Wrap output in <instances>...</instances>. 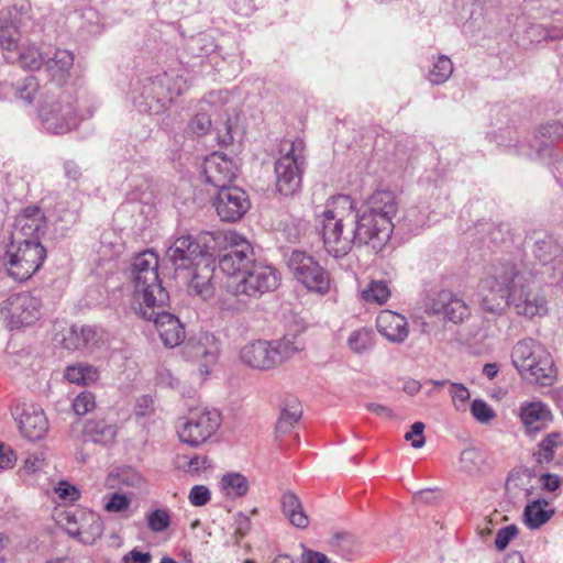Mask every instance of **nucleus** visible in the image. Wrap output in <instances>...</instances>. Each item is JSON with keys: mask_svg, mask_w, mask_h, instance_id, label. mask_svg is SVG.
I'll use <instances>...</instances> for the list:
<instances>
[{"mask_svg": "<svg viewBox=\"0 0 563 563\" xmlns=\"http://www.w3.org/2000/svg\"><path fill=\"white\" fill-rule=\"evenodd\" d=\"M534 256L538 263L503 262L490 267L477 289L484 311L499 314L511 306L527 318L548 312L542 285L563 278V250L552 240H542L536 242Z\"/></svg>", "mask_w": 563, "mask_h": 563, "instance_id": "f257e3e1", "label": "nucleus"}, {"mask_svg": "<svg viewBox=\"0 0 563 563\" xmlns=\"http://www.w3.org/2000/svg\"><path fill=\"white\" fill-rule=\"evenodd\" d=\"M398 211V201L393 191L377 190L366 200L362 209L355 207L354 234L356 245H369L379 251L389 241Z\"/></svg>", "mask_w": 563, "mask_h": 563, "instance_id": "f03ea898", "label": "nucleus"}, {"mask_svg": "<svg viewBox=\"0 0 563 563\" xmlns=\"http://www.w3.org/2000/svg\"><path fill=\"white\" fill-rule=\"evenodd\" d=\"M354 218L355 201L347 195L332 197L318 216L325 251L335 258L347 255L356 244Z\"/></svg>", "mask_w": 563, "mask_h": 563, "instance_id": "7ed1b4c3", "label": "nucleus"}, {"mask_svg": "<svg viewBox=\"0 0 563 563\" xmlns=\"http://www.w3.org/2000/svg\"><path fill=\"white\" fill-rule=\"evenodd\" d=\"M184 74L178 70L165 71L139 80L131 90V99L139 112L164 113L177 97L188 89Z\"/></svg>", "mask_w": 563, "mask_h": 563, "instance_id": "20e7f679", "label": "nucleus"}, {"mask_svg": "<svg viewBox=\"0 0 563 563\" xmlns=\"http://www.w3.org/2000/svg\"><path fill=\"white\" fill-rule=\"evenodd\" d=\"M158 256L152 250L141 252L133 258L131 276L139 307H164L169 299L158 276Z\"/></svg>", "mask_w": 563, "mask_h": 563, "instance_id": "39448f33", "label": "nucleus"}, {"mask_svg": "<svg viewBox=\"0 0 563 563\" xmlns=\"http://www.w3.org/2000/svg\"><path fill=\"white\" fill-rule=\"evenodd\" d=\"M511 362L521 377L531 383L550 386L555 378L551 354L532 339H525L512 347Z\"/></svg>", "mask_w": 563, "mask_h": 563, "instance_id": "423d86ee", "label": "nucleus"}, {"mask_svg": "<svg viewBox=\"0 0 563 563\" xmlns=\"http://www.w3.org/2000/svg\"><path fill=\"white\" fill-rule=\"evenodd\" d=\"M95 108L84 111L70 95L48 97L38 109L42 126L52 134H65L75 130L82 120L93 115Z\"/></svg>", "mask_w": 563, "mask_h": 563, "instance_id": "0eeeda50", "label": "nucleus"}, {"mask_svg": "<svg viewBox=\"0 0 563 563\" xmlns=\"http://www.w3.org/2000/svg\"><path fill=\"white\" fill-rule=\"evenodd\" d=\"M306 144L303 140H284L279 145V157L275 162L276 190L284 196H294L302 184L306 168Z\"/></svg>", "mask_w": 563, "mask_h": 563, "instance_id": "6e6552de", "label": "nucleus"}, {"mask_svg": "<svg viewBox=\"0 0 563 563\" xmlns=\"http://www.w3.org/2000/svg\"><path fill=\"white\" fill-rule=\"evenodd\" d=\"M299 343L294 338L275 341L257 340L249 342L240 351L243 364L260 371L272 369L289 360L298 351Z\"/></svg>", "mask_w": 563, "mask_h": 563, "instance_id": "1a4fd4ad", "label": "nucleus"}, {"mask_svg": "<svg viewBox=\"0 0 563 563\" xmlns=\"http://www.w3.org/2000/svg\"><path fill=\"white\" fill-rule=\"evenodd\" d=\"M46 258V249L40 241H10L3 256L8 275L16 282H24L35 274Z\"/></svg>", "mask_w": 563, "mask_h": 563, "instance_id": "9d476101", "label": "nucleus"}, {"mask_svg": "<svg viewBox=\"0 0 563 563\" xmlns=\"http://www.w3.org/2000/svg\"><path fill=\"white\" fill-rule=\"evenodd\" d=\"M42 300L29 291L10 295L0 303V316L11 330L32 327L42 317Z\"/></svg>", "mask_w": 563, "mask_h": 563, "instance_id": "9b49d317", "label": "nucleus"}, {"mask_svg": "<svg viewBox=\"0 0 563 563\" xmlns=\"http://www.w3.org/2000/svg\"><path fill=\"white\" fill-rule=\"evenodd\" d=\"M294 278L308 291L324 296L331 286L330 273L313 256L302 251H294L288 260Z\"/></svg>", "mask_w": 563, "mask_h": 563, "instance_id": "f8f14e48", "label": "nucleus"}, {"mask_svg": "<svg viewBox=\"0 0 563 563\" xmlns=\"http://www.w3.org/2000/svg\"><path fill=\"white\" fill-rule=\"evenodd\" d=\"M54 518L68 536L84 544H95L103 534V521L95 511L60 510L55 511Z\"/></svg>", "mask_w": 563, "mask_h": 563, "instance_id": "ddd939ff", "label": "nucleus"}, {"mask_svg": "<svg viewBox=\"0 0 563 563\" xmlns=\"http://www.w3.org/2000/svg\"><path fill=\"white\" fill-rule=\"evenodd\" d=\"M282 282L280 273L277 268L262 262H254L242 279L233 284V296H246L257 299L265 294L275 291Z\"/></svg>", "mask_w": 563, "mask_h": 563, "instance_id": "4468645a", "label": "nucleus"}, {"mask_svg": "<svg viewBox=\"0 0 563 563\" xmlns=\"http://www.w3.org/2000/svg\"><path fill=\"white\" fill-rule=\"evenodd\" d=\"M210 240V233H203L197 239L189 234L176 236L166 251L167 257L176 269H186L190 266L198 268L212 256L208 245Z\"/></svg>", "mask_w": 563, "mask_h": 563, "instance_id": "2eb2a0df", "label": "nucleus"}, {"mask_svg": "<svg viewBox=\"0 0 563 563\" xmlns=\"http://www.w3.org/2000/svg\"><path fill=\"white\" fill-rule=\"evenodd\" d=\"M221 421V413L217 409H191L186 420L178 427L179 440L192 448H198L217 432Z\"/></svg>", "mask_w": 563, "mask_h": 563, "instance_id": "dca6fc26", "label": "nucleus"}, {"mask_svg": "<svg viewBox=\"0 0 563 563\" xmlns=\"http://www.w3.org/2000/svg\"><path fill=\"white\" fill-rule=\"evenodd\" d=\"M30 10L29 1L19 0L0 12V46L7 52L4 57L8 60H14L11 55L16 51L22 31L31 18Z\"/></svg>", "mask_w": 563, "mask_h": 563, "instance_id": "f3484780", "label": "nucleus"}, {"mask_svg": "<svg viewBox=\"0 0 563 563\" xmlns=\"http://www.w3.org/2000/svg\"><path fill=\"white\" fill-rule=\"evenodd\" d=\"M424 311L432 316H442L446 321L461 324L471 317V308L456 294L443 289L431 296L426 305Z\"/></svg>", "mask_w": 563, "mask_h": 563, "instance_id": "a211bd4d", "label": "nucleus"}, {"mask_svg": "<svg viewBox=\"0 0 563 563\" xmlns=\"http://www.w3.org/2000/svg\"><path fill=\"white\" fill-rule=\"evenodd\" d=\"M162 308L142 306L137 308V312L145 320L155 323L158 335L166 347H176L185 340V327L176 316L161 310Z\"/></svg>", "mask_w": 563, "mask_h": 563, "instance_id": "6ab92c4d", "label": "nucleus"}, {"mask_svg": "<svg viewBox=\"0 0 563 563\" xmlns=\"http://www.w3.org/2000/svg\"><path fill=\"white\" fill-rule=\"evenodd\" d=\"M220 353L219 341L209 332L191 338L183 347L187 361L198 365L200 374L207 376L216 365Z\"/></svg>", "mask_w": 563, "mask_h": 563, "instance_id": "aec40b11", "label": "nucleus"}, {"mask_svg": "<svg viewBox=\"0 0 563 563\" xmlns=\"http://www.w3.org/2000/svg\"><path fill=\"white\" fill-rule=\"evenodd\" d=\"M213 206L222 221L235 222L250 210L251 202L243 189L235 186H225L219 188L213 199Z\"/></svg>", "mask_w": 563, "mask_h": 563, "instance_id": "412c9836", "label": "nucleus"}, {"mask_svg": "<svg viewBox=\"0 0 563 563\" xmlns=\"http://www.w3.org/2000/svg\"><path fill=\"white\" fill-rule=\"evenodd\" d=\"M238 172V163L221 152L210 154L202 163V174L206 181L218 188L232 183Z\"/></svg>", "mask_w": 563, "mask_h": 563, "instance_id": "4be33fe9", "label": "nucleus"}, {"mask_svg": "<svg viewBox=\"0 0 563 563\" xmlns=\"http://www.w3.org/2000/svg\"><path fill=\"white\" fill-rule=\"evenodd\" d=\"M45 230L46 218L42 209L26 207L15 217L10 240L15 242H23V240L40 241V236L44 234Z\"/></svg>", "mask_w": 563, "mask_h": 563, "instance_id": "5701e85b", "label": "nucleus"}, {"mask_svg": "<svg viewBox=\"0 0 563 563\" xmlns=\"http://www.w3.org/2000/svg\"><path fill=\"white\" fill-rule=\"evenodd\" d=\"M255 262L253 251H225L219 260V268L227 276L224 288L230 294L233 284L242 279L244 272Z\"/></svg>", "mask_w": 563, "mask_h": 563, "instance_id": "b1692460", "label": "nucleus"}, {"mask_svg": "<svg viewBox=\"0 0 563 563\" xmlns=\"http://www.w3.org/2000/svg\"><path fill=\"white\" fill-rule=\"evenodd\" d=\"M519 418L528 435H536L553 420L550 408L540 400L522 402Z\"/></svg>", "mask_w": 563, "mask_h": 563, "instance_id": "393cba45", "label": "nucleus"}, {"mask_svg": "<svg viewBox=\"0 0 563 563\" xmlns=\"http://www.w3.org/2000/svg\"><path fill=\"white\" fill-rule=\"evenodd\" d=\"M21 433L31 441L41 440L48 430L47 418L37 405H24L19 418Z\"/></svg>", "mask_w": 563, "mask_h": 563, "instance_id": "a878e982", "label": "nucleus"}, {"mask_svg": "<svg viewBox=\"0 0 563 563\" xmlns=\"http://www.w3.org/2000/svg\"><path fill=\"white\" fill-rule=\"evenodd\" d=\"M377 331L393 343H402L409 335L407 319L391 310H383L376 318Z\"/></svg>", "mask_w": 563, "mask_h": 563, "instance_id": "bb28decb", "label": "nucleus"}, {"mask_svg": "<svg viewBox=\"0 0 563 563\" xmlns=\"http://www.w3.org/2000/svg\"><path fill=\"white\" fill-rule=\"evenodd\" d=\"M80 207L81 203L77 196L68 194L56 201L51 217L55 224H59L62 230H67L77 222Z\"/></svg>", "mask_w": 563, "mask_h": 563, "instance_id": "cd10ccee", "label": "nucleus"}, {"mask_svg": "<svg viewBox=\"0 0 563 563\" xmlns=\"http://www.w3.org/2000/svg\"><path fill=\"white\" fill-rule=\"evenodd\" d=\"M228 96L229 92L224 90L210 92L200 103V111L190 120L189 130L196 135L208 133L212 123L205 106H217L218 100L225 101Z\"/></svg>", "mask_w": 563, "mask_h": 563, "instance_id": "c85d7f7f", "label": "nucleus"}, {"mask_svg": "<svg viewBox=\"0 0 563 563\" xmlns=\"http://www.w3.org/2000/svg\"><path fill=\"white\" fill-rule=\"evenodd\" d=\"M214 267L212 266L211 257L202 262L200 267H195L191 279L189 282V291L200 296L202 299H208L213 294L211 279L213 276Z\"/></svg>", "mask_w": 563, "mask_h": 563, "instance_id": "c756f323", "label": "nucleus"}, {"mask_svg": "<svg viewBox=\"0 0 563 563\" xmlns=\"http://www.w3.org/2000/svg\"><path fill=\"white\" fill-rule=\"evenodd\" d=\"M117 426L109 423L102 419L88 420L82 430L84 438L93 443L108 445L111 444L117 437Z\"/></svg>", "mask_w": 563, "mask_h": 563, "instance_id": "7c9ffc66", "label": "nucleus"}, {"mask_svg": "<svg viewBox=\"0 0 563 563\" xmlns=\"http://www.w3.org/2000/svg\"><path fill=\"white\" fill-rule=\"evenodd\" d=\"M282 508L285 517L290 521L292 526L299 529H305L309 525V518L303 510L299 497L287 492L282 496Z\"/></svg>", "mask_w": 563, "mask_h": 563, "instance_id": "2f4dec72", "label": "nucleus"}, {"mask_svg": "<svg viewBox=\"0 0 563 563\" xmlns=\"http://www.w3.org/2000/svg\"><path fill=\"white\" fill-rule=\"evenodd\" d=\"M553 515V510L544 499H537L529 503L523 511L526 525L530 529H538L543 526Z\"/></svg>", "mask_w": 563, "mask_h": 563, "instance_id": "473e14b6", "label": "nucleus"}, {"mask_svg": "<svg viewBox=\"0 0 563 563\" xmlns=\"http://www.w3.org/2000/svg\"><path fill=\"white\" fill-rule=\"evenodd\" d=\"M221 492L231 499L244 497L250 488L249 479L241 473L229 472L220 481Z\"/></svg>", "mask_w": 563, "mask_h": 563, "instance_id": "72a5a7b5", "label": "nucleus"}, {"mask_svg": "<svg viewBox=\"0 0 563 563\" xmlns=\"http://www.w3.org/2000/svg\"><path fill=\"white\" fill-rule=\"evenodd\" d=\"M74 55L67 49H56L53 57L45 62L47 70L58 82L64 80L74 64Z\"/></svg>", "mask_w": 563, "mask_h": 563, "instance_id": "f704fd0d", "label": "nucleus"}, {"mask_svg": "<svg viewBox=\"0 0 563 563\" xmlns=\"http://www.w3.org/2000/svg\"><path fill=\"white\" fill-rule=\"evenodd\" d=\"M374 332L372 329L366 327L353 330L346 339L349 350L356 355H363L371 352L374 347Z\"/></svg>", "mask_w": 563, "mask_h": 563, "instance_id": "c9c22d12", "label": "nucleus"}, {"mask_svg": "<svg viewBox=\"0 0 563 563\" xmlns=\"http://www.w3.org/2000/svg\"><path fill=\"white\" fill-rule=\"evenodd\" d=\"M64 377L71 384L86 386L97 382L99 372L92 365L77 363L66 367Z\"/></svg>", "mask_w": 563, "mask_h": 563, "instance_id": "e433bc0d", "label": "nucleus"}, {"mask_svg": "<svg viewBox=\"0 0 563 563\" xmlns=\"http://www.w3.org/2000/svg\"><path fill=\"white\" fill-rule=\"evenodd\" d=\"M459 462L463 472L475 475L485 470L486 454L476 448H467L461 452Z\"/></svg>", "mask_w": 563, "mask_h": 563, "instance_id": "4c0bfd02", "label": "nucleus"}, {"mask_svg": "<svg viewBox=\"0 0 563 563\" xmlns=\"http://www.w3.org/2000/svg\"><path fill=\"white\" fill-rule=\"evenodd\" d=\"M175 465L178 470L195 475L211 467V461L206 455L179 454L175 459Z\"/></svg>", "mask_w": 563, "mask_h": 563, "instance_id": "58836bf2", "label": "nucleus"}, {"mask_svg": "<svg viewBox=\"0 0 563 563\" xmlns=\"http://www.w3.org/2000/svg\"><path fill=\"white\" fill-rule=\"evenodd\" d=\"M391 296V290L386 282L372 280L366 288L362 290V298L366 302L384 305Z\"/></svg>", "mask_w": 563, "mask_h": 563, "instance_id": "ea45409f", "label": "nucleus"}, {"mask_svg": "<svg viewBox=\"0 0 563 563\" xmlns=\"http://www.w3.org/2000/svg\"><path fill=\"white\" fill-rule=\"evenodd\" d=\"M452 73V60L445 55H440L433 63L428 78L433 85H441L451 77Z\"/></svg>", "mask_w": 563, "mask_h": 563, "instance_id": "a19ab883", "label": "nucleus"}, {"mask_svg": "<svg viewBox=\"0 0 563 563\" xmlns=\"http://www.w3.org/2000/svg\"><path fill=\"white\" fill-rule=\"evenodd\" d=\"M18 59L22 68L30 70L40 69L44 64L43 54L40 48L34 45L23 47Z\"/></svg>", "mask_w": 563, "mask_h": 563, "instance_id": "79ce46f5", "label": "nucleus"}, {"mask_svg": "<svg viewBox=\"0 0 563 563\" xmlns=\"http://www.w3.org/2000/svg\"><path fill=\"white\" fill-rule=\"evenodd\" d=\"M428 222V214L417 207L406 210L401 224L409 233H418Z\"/></svg>", "mask_w": 563, "mask_h": 563, "instance_id": "37998d69", "label": "nucleus"}, {"mask_svg": "<svg viewBox=\"0 0 563 563\" xmlns=\"http://www.w3.org/2000/svg\"><path fill=\"white\" fill-rule=\"evenodd\" d=\"M40 84L34 76L25 77L16 85L15 97L26 104H31L38 92Z\"/></svg>", "mask_w": 563, "mask_h": 563, "instance_id": "c03bdc74", "label": "nucleus"}, {"mask_svg": "<svg viewBox=\"0 0 563 563\" xmlns=\"http://www.w3.org/2000/svg\"><path fill=\"white\" fill-rule=\"evenodd\" d=\"M301 409L298 404H292L284 408L277 421L276 429L278 432L286 433L300 419Z\"/></svg>", "mask_w": 563, "mask_h": 563, "instance_id": "a18cd8bd", "label": "nucleus"}, {"mask_svg": "<svg viewBox=\"0 0 563 563\" xmlns=\"http://www.w3.org/2000/svg\"><path fill=\"white\" fill-rule=\"evenodd\" d=\"M81 343H77V346L92 350L103 342V331L92 325H80Z\"/></svg>", "mask_w": 563, "mask_h": 563, "instance_id": "49530a36", "label": "nucleus"}, {"mask_svg": "<svg viewBox=\"0 0 563 563\" xmlns=\"http://www.w3.org/2000/svg\"><path fill=\"white\" fill-rule=\"evenodd\" d=\"M562 444L561 433L552 432L549 433L539 444V461L550 462L553 456L555 449Z\"/></svg>", "mask_w": 563, "mask_h": 563, "instance_id": "de8ad7c7", "label": "nucleus"}, {"mask_svg": "<svg viewBox=\"0 0 563 563\" xmlns=\"http://www.w3.org/2000/svg\"><path fill=\"white\" fill-rule=\"evenodd\" d=\"M147 525L153 532H162L170 525V512L166 508H158L147 515Z\"/></svg>", "mask_w": 563, "mask_h": 563, "instance_id": "09e8293b", "label": "nucleus"}, {"mask_svg": "<svg viewBox=\"0 0 563 563\" xmlns=\"http://www.w3.org/2000/svg\"><path fill=\"white\" fill-rule=\"evenodd\" d=\"M131 505V499L128 498L124 494L113 493L104 496V505L103 508L106 511L111 514H123L128 511Z\"/></svg>", "mask_w": 563, "mask_h": 563, "instance_id": "8fccbe9b", "label": "nucleus"}, {"mask_svg": "<svg viewBox=\"0 0 563 563\" xmlns=\"http://www.w3.org/2000/svg\"><path fill=\"white\" fill-rule=\"evenodd\" d=\"M471 412L481 423H487L496 416L494 409L483 399H474L472 401Z\"/></svg>", "mask_w": 563, "mask_h": 563, "instance_id": "3c124183", "label": "nucleus"}, {"mask_svg": "<svg viewBox=\"0 0 563 563\" xmlns=\"http://www.w3.org/2000/svg\"><path fill=\"white\" fill-rule=\"evenodd\" d=\"M96 407V399L90 391H81L73 401V409L76 415L84 416Z\"/></svg>", "mask_w": 563, "mask_h": 563, "instance_id": "603ef678", "label": "nucleus"}, {"mask_svg": "<svg viewBox=\"0 0 563 563\" xmlns=\"http://www.w3.org/2000/svg\"><path fill=\"white\" fill-rule=\"evenodd\" d=\"M539 133L550 142L563 139V120H551L539 128Z\"/></svg>", "mask_w": 563, "mask_h": 563, "instance_id": "864d4df0", "label": "nucleus"}, {"mask_svg": "<svg viewBox=\"0 0 563 563\" xmlns=\"http://www.w3.org/2000/svg\"><path fill=\"white\" fill-rule=\"evenodd\" d=\"M224 241L228 245L227 251H253L250 242L234 230H229L224 234Z\"/></svg>", "mask_w": 563, "mask_h": 563, "instance_id": "5fc2aeb1", "label": "nucleus"}, {"mask_svg": "<svg viewBox=\"0 0 563 563\" xmlns=\"http://www.w3.org/2000/svg\"><path fill=\"white\" fill-rule=\"evenodd\" d=\"M450 395L457 410H463L471 397L468 389L463 384L459 383H450Z\"/></svg>", "mask_w": 563, "mask_h": 563, "instance_id": "6e6d98bb", "label": "nucleus"}, {"mask_svg": "<svg viewBox=\"0 0 563 563\" xmlns=\"http://www.w3.org/2000/svg\"><path fill=\"white\" fill-rule=\"evenodd\" d=\"M211 497L210 490L205 485L194 486L188 495V499L192 506L201 507L209 503Z\"/></svg>", "mask_w": 563, "mask_h": 563, "instance_id": "4d7b16f0", "label": "nucleus"}, {"mask_svg": "<svg viewBox=\"0 0 563 563\" xmlns=\"http://www.w3.org/2000/svg\"><path fill=\"white\" fill-rule=\"evenodd\" d=\"M518 534V529L516 526L510 525L505 528H501L495 538V547L497 550H505L510 541Z\"/></svg>", "mask_w": 563, "mask_h": 563, "instance_id": "13d9d810", "label": "nucleus"}, {"mask_svg": "<svg viewBox=\"0 0 563 563\" xmlns=\"http://www.w3.org/2000/svg\"><path fill=\"white\" fill-rule=\"evenodd\" d=\"M54 492L63 501L73 503L79 498V490L77 487L64 481L59 482L55 486Z\"/></svg>", "mask_w": 563, "mask_h": 563, "instance_id": "bf43d9fd", "label": "nucleus"}, {"mask_svg": "<svg viewBox=\"0 0 563 563\" xmlns=\"http://www.w3.org/2000/svg\"><path fill=\"white\" fill-rule=\"evenodd\" d=\"M424 423L417 421L411 426V430L405 434L407 441H411L415 449H420L424 445L426 439L423 435Z\"/></svg>", "mask_w": 563, "mask_h": 563, "instance_id": "052dcab7", "label": "nucleus"}, {"mask_svg": "<svg viewBox=\"0 0 563 563\" xmlns=\"http://www.w3.org/2000/svg\"><path fill=\"white\" fill-rule=\"evenodd\" d=\"M80 327L79 325H71L68 330L67 334L63 339V345L67 350H80L84 349L82 346H77V343H81L80 339Z\"/></svg>", "mask_w": 563, "mask_h": 563, "instance_id": "680f3d73", "label": "nucleus"}, {"mask_svg": "<svg viewBox=\"0 0 563 563\" xmlns=\"http://www.w3.org/2000/svg\"><path fill=\"white\" fill-rule=\"evenodd\" d=\"M217 140L221 145H229L233 142L232 126L230 120L216 125Z\"/></svg>", "mask_w": 563, "mask_h": 563, "instance_id": "e2e57ef3", "label": "nucleus"}, {"mask_svg": "<svg viewBox=\"0 0 563 563\" xmlns=\"http://www.w3.org/2000/svg\"><path fill=\"white\" fill-rule=\"evenodd\" d=\"M118 477L121 484L123 483L132 487H139L143 483V477L141 476V474L131 470L124 472L120 471L118 473Z\"/></svg>", "mask_w": 563, "mask_h": 563, "instance_id": "0e129e2a", "label": "nucleus"}, {"mask_svg": "<svg viewBox=\"0 0 563 563\" xmlns=\"http://www.w3.org/2000/svg\"><path fill=\"white\" fill-rule=\"evenodd\" d=\"M15 461L16 457L13 451L5 444L0 443V467L3 470L11 468Z\"/></svg>", "mask_w": 563, "mask_h": 563, "instance_id": "69168bd1", "label": "nucleus"}, {"mask_svg": "<svg viewBox=\"0 0 563 563\" xmlns=\"http://www.w3.org/2000/svg\"><path fill=\"white\" fill-rule=\"evenodd\" d=\"M540 483L545 490L555 492L560 488L562 481L555 474L545 473L540 476Z\"/></svg>", "mask_w": 563, "mask_h": 563, "instance_id": "338daca9", "label": "nucleus"}, {"mask_svg": "<svg viewBox=\"0 0 563 563\" xmlns=\"http://www.w3.org/2000/svg\"><path fill=\"white\" fill-rule=\"evenodd\" d=\"M152 556L148 552H140L136 549L130 551L126 555H124V563H151Z\"/></svg>", "mask_w": 563, "mask_h": 563, "instance_id": "774afa93", "label": "nucleus"}]
</instances>
